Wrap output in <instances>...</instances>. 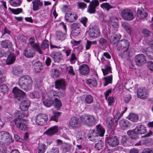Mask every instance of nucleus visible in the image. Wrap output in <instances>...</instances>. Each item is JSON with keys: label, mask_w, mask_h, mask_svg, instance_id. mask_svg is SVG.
I'll return each mask as SVG.
<instances>
[{"label": "nucleus", "mask_w": 153, "mask_h": 153, "mask_svg": "<svg viewBox=\"0 0 153 153\" xmlns=\"http://www.w3.org/2000/svg\"><path fill=\"white\" fill-rule=\"evenodd\" d=\"M20 87L26 91L30 90L33 84L30 77L27 75L23 76L19 79L18 82Z\"/></svg>", "instance_id": "obj_1"}, {"label": "nucleus", "mask_w": 153, "mask_h": 153, "mask_svg": "<svg viewBox=\"0 0 153 153\" xmlns=\"http://www.w3.org/2000/svg\"><path fill=\"white\" fill-rule=\"evenodd\" d=\"M82 123L88 126H91L95 124L96 120L93 115L85 114L80 117Z\"/></svg>", "instance_id": "obj_2"}, {"label": "nucleus", "mask_w": 153, "mask_h": 153, "mask_svg": "<svg viewBox=\"0 0 153 153\" xmlns=\"http://www.w3.org/2000/svg\"><path fill=\"white\" fill-rule=\"evenodd\" d=\"M13 141L12 137L8 132L5 131L0 132V144L7 145Z\"/></svg>", "instance_id": "obj_3"}, {"label": "nucleus", "mask_w": 153, "mask_h": 153, "mask_svg": "<svg viewBox=\"0 0 153 153\" xmlns=\"http://www.w3.org/2000/svg\"><path fill=\"white\" fill-rule=\"evenodd\" d=\"M121 14L123 19L126 21H131L134 18L133 12L128 9L126 8L123 10Z\"/></svg>", "instance_id": "obj_4"}, {"label": "nucleus", "mask_w": 153, "mask_h": 153, "mask_svg": "<svg viewBox=\"0 0 153 153\" xmlns=\"http://www.w3.org/2000/svg\"><path fill=\"white\" fill-rule=\"evenodd\" d=\"M149 94L147 89L145 87L139 88L137 91V97L142 100L147 99L149 96Z\"/></svg>", "instance_id": "obj_5"}, {"label": "nucleus", "mask_w": 153, "mask_h": 153, "mask_svg": "<svg viewBox=\"0 0 153 153\" xmlns=\"http://www.w3.org/2000/svg\"><path fill=\"white\" fill-rule=\"evenodd\" d=\"M48 119L47 115L45 114H39L36 117L35 122L37 124L42 126L46 123Z\"/></svg>", "instance_id": "obj_6"}, {"label": "nucleus", "mask_w": 153, "mask_h": 153, "mask_svg": "<svg viewBox=\"0 0 153 153\" xmlns=\"http://www.w3.org/2000/svg\"><path fill=\"white\" fill-rule=\"evenodd\" d=\"M129 43L128 41L126 39H122L119 41L115 45V48L120 51L124 49H128Z\"/></svg>", "instance_id": "obj_7"}, {"label": "nucleus", "mask_w": 153, "mask_h": 153, "mask_svg": "<svg viewBox=\"0 0 153 153\" xmlns=\"http://www.w3.org/2000/svg\"><path fill=\"white\" fill-rule=\"evenodd\" d=\"M135 62L138 66H143L146 62V59L145 56L142 54L136 55L134 59Z\"/></svg>", "instance_id": "obj_8"}, {"label": "nucleus", "mask_w": 153, "mask_h": 153, "mask_svg": "<svg viewBox=\"0 0 153 153\" xmlns=\"http://www.w3.org/2000/svg\"><path fill=\"white\" fill-rule=\"evenodd\" d=\"M88 34L90 38L94 39L98 37L100 33L98 27L94 26L89 28Z\"/></svg>", "instance_id": "obj_9"}, {"label": "nucleus", "mask_w": 153, "mask_h": 153, "mask_svg": "<svg viewBox=\"0 0 153 153\" xmlns=\"http://www.w3.org/2000/svg\"><path fill=\"white\" fill-rule=\"evenodd\" d=\"M13 92L14 94V97L19 101H21L22 98L25 97V93L20 90L17 87H15L13 89Z\"/></svg>", "instance_id": "obj_10"}, {"label": "nucleus", "mask_w": 153, "mask_h": 153, "mask_svg": "<svg viewBox=\"0 0 153 153\" xmlns=\"http://www.w3.org/2000/svg\"><path fill=\"white\" fill-rule=\"evenodd\" d=\"M106 141L108 145L112 147L116 146L119 143V140L117 137L115 135L107 137Z\"/></svg>", "instance_id": "obj_11"}, {"label": "nucleus", "mask_w": 153, "mask_h": 153, "mask_svg": "<svg viewBox=\"0 0 153 153\" xmlns=\"http://www.w3.org/2000/svg\"><path fill=\"white\" fill-rule=\"evenodd\" d=\"M29 42L31 46L35 50H36L40 54L43 53L39 45L37 42H35V39L34 38H30L29 39Z\"/></svg>", "instance_id": "obj_12"}, {"label": "nucleus", "mask_w": 153, "mask_h": 153, "mask_svg": "<svg viewBox=\"0 0 153 153\" xmlns=\"http://www.w3.org/2000/svg\"><path fill=\"white\" fill-rule=\"evenodd\" d=\"M16 127L20 130L25 131L27 130V126L24 123V121L19 118H16L13 120Z\"/></svg>", "instance_id": "obj_13"}, {"label": "nucleus", "mask_w": 153, "mask_h": 153, "mask_svg": "<svg viewBox=\"0 0 153 153\" xmlns=\"http://www.w3.org/2000/svg\"><path fill=\"white\" fill-rule=\"evenodd\" d=\"M147 16V10L144 5L138 8L137 10V16L140 19H145Z\"/></svg>", "instance_id": "obj_14"}, {"label": "nucleus", "mask_w": 153, "mask_h": 153, "mask_svg": "<svg viewBox=\"0 0 153 153\" xmlns=\"http://www.w3.org/2000/svg\"><path fill=\"white\" fill-rule=\"evenodd\" d=\"M51 56L55 62L57 63L62 61L63 59V56L62 54L59 52H52L51 54Z\"/></svg>", "instance_id": "obj_15"}, {"label": "nucleus", "mask_w": 153, "mask_h": 153, "mask_svg": "<svg viewBox=\"0 0 153 153\" xmlns=\"http://www.w3.org/2000/svg\"><path fill=\"white\" fill-rule=\"evenodd\" d=\"M71 35L74 37H76L79 35L80 33V29L79 25L77 23H74L72 25Z\"/></svg>", "instance_id": "obj_16"}, {"label": "nucleus", "mask_w": 153, "mask_h": 153, "mask_svg": "<svg viewBox=\"0 0 153 153\" xmlns=\"http://www.w3.org/2000/svg\"><path fill=\"white\" fill-rule=\"evenodd\" d=\"M88 139L94 142L99 139V137L96 132L93 130H90L87 135Z\"/></svg>", "instance_id": "obj_17"}, {"label": "nucleus", "mask_w": 153, "mask_h": 153, "mask_svg": "<svg viewBox=\"0 0 153 153\" xmlns=\"http://www.w3.org/2000/svg\"><path fill=\"white\" fill-rule=\"evenodd\" d=\"M55 88L58 89L64 90L66 89V83L63 79L58 80L55 82Z\"/></svg>", "instance_id": "obj_18"}, {"label": "nucleus", "mask_w": 153, "mask_h": 153, "mask_svg": "<svg viewBox=\"0 0 153 153\" xmlns=\"http://www.w3.org/2000/svg\"><path fill=\"white\" fill-rule=\"evenodd\" d=\"M77 18V16L76 14L74 12H69L66 13L65 16V20L69 22H73Z\"/></svg>", "instance_id": "obj_19"}, {"label": "nucleus", "mask_w": 153, "mask_h": 153, "mask_svg": "<svg viewBox=\"0 0 153 153\" xmlns=\"http://www.w3.org/2000/svg\"><path fill=\"white\" fill-rule=\"evenodd\" d=\"M70 126L73 129L78 128L79 127V119L76 117L71 118L69 122Z\"/></svg>", "instance_id": "obj_20"}, {"label": "nucleus", "mask_w": 153, "mask_h": 153, "mask_svg": "<svg viewBox=\"0 0 153 153\" xmlns=\"http://www.w3.org/2000/svg\"><path fill=\"white\" fill-rule=\"evenodd\" d=\"M32 64L33 68H34V70L36 72H39L43 68V66L42 63L39 61L35 62L34 61H33L32 62Z\"/></svg>", "instance_id": "obj_21"}, {"label": "nucleus", "mask_w": 153, "mask_h": 153, "mask_svg": "<svg viewBox=\"0 0 153 153\" xmlns=\"http://www.w3.org/2000/svg\"><path fill=\"white\" fill-rule=\"evenodd\" d=\"M32 9L34 11H37L42 6L43 3L40 0H34L32 2Z\"/></svg>", "instance_id": "obj_22"}, {"label": "nucleus", "mask_w": 153, "mask_h": 153, "mask_svg": "<svg viewBox=\"0 0 153 153\" xmlns=\"http://www.w3.org/2000/svg\"><path fill=\"white\" fill-rule=\"evenodd\" d=\"M134 131L139 134H144L147 132L146 127L143 125H138L135 128Z\"/></svg>", "instance_id": "obj_23"}, {"label": "nucleus", "mask_w": 153, "mask_h": 153, "mask_svg": "<svg viewBox=\"0 0 153 153\" xmlns=\"http://www.w3.org/2000/svg\"><path fill=\"white\" fill-rule=\"evenodd\" d=\"M30 105V101L27 99H25L22 101L20 105L19 108L22 111H26L28 110Z\"/></svg>", "instance_id": "obj_24"}, {"label": "nucleus", "mask_w": 153, "mask_h": 153, "mask_svg": "<svg viewBox=\"0 0 153 153\" xmlns=\"http://www.w3.org/2000/svg\"><path fill=\"white\" fill-rule=\"evenodd\" d=\"M79 73L82 75H86L89 73V68L88 65L83 64L80 65L79 68Z\"/></svg>", "instance_id": "obj_25"}, {"label": "nucleus", "mask_w": 153, "mask_h": 153, "mask_svg": "<svg viewBox=\"0 0 153 153\" xmlns=\"http://www.w3.org/2000/svg\"><path fill=\"white\" fill-rule=\"evenodd\" d=\"M48 148L47 145L45 144L39 143L36 148L38 153H44Z\"/></svg>", "instance_id": "obj_26"}, {"label": "nucleus", "mask_w": 153, "mask_h": 153, "mask_svg": "<svg viewBox=\"0 0 153 153\" xmlns=\"http://www.w3.org/2000/svg\"><path fill=\"white\" fill-rule=\"evenodd\" d=\"M120 38L119 34H114L110 37V41L111 43L114 45H116L119 41Z\"/></svg>", "instance_id": "obj_27"}, {"label": "nucleus", "mask_w": 153, "mask_h": 153, "mask_svg": "<svg viewBox=\"0 0 153 153\" xmlns=\"http://www.w3.org/2000/svg\"><path fill=\"white\" fill-rule=\"evenodd\" d=\"M109 23V25L112 28H116L118 27V20L115 17L111 18Z\"/></svg>", "instance_id": "obj_28"}, {"label": "nucleus", "mask_w": 153, "mask_h": 153, "mask_svg": "<svg viewBox=\"0 0 153 153\" xmlns=\"http://www.w3.org/2000/svg\"><path fill=\"white\" fill-rule=\"evenodd\" d=\"M57 131V127L55 126L48 129L45 132V134L48 136H51L56 133Z\"/></svg>", "instance_id": "obj_29"}, {"label": "nucleus", "mask_w": 153, "mask_h": 153, "mask_svg": "<svg viewBox=\"0 0 153 153\" xmlns=\"http://www.w3.org/2000/svg\"><path fill=\"white\" fill-rule=\"evenodd\" d=\"M6 61V64L10 65L13 64L15 61L16 57L14 53H10Z\"/></svg>", "instance_id": "obj_30"}, {"label": "nucleus", "mask_w": 153, "mask_h": 153, "mask_svg": "<svg viewBox=\"0 0 153 153\" xmlns=\"http://www.w3.org/2000/svg\"><path fill=\"white\" fill-rule=\"evenodd\" d=\"M24 55L28 58H31L33 57L35 53L32 49H27L24 51Z\"/></svg>", "instance_id": "obj_31"}, {"label": "nucleus", "mask_w": 153, "mask_h": 153, "mask_svg": "<svg viewBox=\"0 0 153 153\" xmlns=\"http://www.w3.org/2000/svg\"><path fill=\"white\" fill-rule=\"evenodd\" d=\"M104 143L101 140H100L94 145V147L95 149L99 151L102 149L104 147Z\"/></svg>", "instance_id": "obj_32"}, {"label": "nucleus", "mask_w": 153, "mask_h": 153, "mask_svg": "<svg viewBox=\"0 0 153 153\" xmlns=\"http://www.w3.org/2000/svg\"><path fill=\"white\" fill-rule=\"evenodd\" d=\"M86 83L90 87H95L97 86V82L96 79L94 78L87 79L86 80Z\"/></svg>", "instance_id": "obj_33"}, {"label": "nucleus", "mask_w": 153, "mask_h": 153, "mask_svg": "<svg viewBox=\"0 0 153 153\" xmlns=\"http://www.w3.org/2000/svg\"><path fill=\"white\" fill-rule=\"evenodd\" d=\"M56 38L60 41L64 40L65 38V34L60 31H58L56 33Z\"/></svg>", "instance_id": "obj_34"}, {"label": "nucleus", "mask_w": 153, "mask_h": 153, "mask_svg": "<svg viewBox=\"0 0 153 153\" xmlns=\"http://www.w3.org/2000/svg\"><path fill=\"white\" fill-rule=\"evenodd\" d=\"M122 51L120 53L119 56L122 58H128L129 56L128 49L120 50Z\"/></svg>", "instance_id": "obj_35"}, {"label": "nucleus", "mask_w": 153, "mask_h": 153, "mask_svg": "<svg viewBox=\"0 0 153 153\" xmlns=\"http://www.w3.org/2000/svg\"><path fill=\"white\" fill-rule=\"evenodd\" d=\"M128 119L133 122H137L139 119V116L137 114L131 113L127 117Z\"/></svg>", "instance_id": "obj_36"}, {"label": "nucleus", "mask_w": 153, "mask_h": 153, "mask_svg": "<svg viewBox=\"0 0 153 153\" xmlns=\"http://www.w3.org/2000/svg\"><path fill=\"white\" fill-rule=\"evenodd\" d=\"M97 130L96 133L98 134L99 136L102 137L103 136L105 133V130L100 125H97L96 126Z\"/></svg>", "instance_id": "obj_37"}, {"label": "nucleus", "mask_w": 153, "mask_h": 153, "mask_svg": "<svg viewBox=\"0 0 153 153\" xmlns=\"http://www.w3.org/2000/svg\"><path fill=\"white\" fill-rule=\"evenodd\" d=\"M2 46L4 48H10L12 46L11 42L8 40L2 41L1 43Z\"/></svg>", "instance_id": "obj_38"}, {"label": "nucleus", "mask_w": 153, "mask_h": 153, "mask_svg": "<svg viewBox=\"0 0 153 153\" xmlns=\"http://www.w3.org/2000/svg\"><path fill=\"white\" fill-rule=\"evenodd\" d=\"M43 103L45 106L49 107L53 104V101L51 98H48L43 100Z\"/></svg>", "instance_id": "obj_39"}, {"label": "nucleus", "mask_w": 153, "mask_h": 153, "mask_svg": "<svg viewBox=\"0 0 153 153\" xmlns=\"http://www.w3.org/2000/svg\"><path fill=\"white\" fill-rule=\"evenodd\" d=\"M120 125L123 127L127 128L131 126L130 123L127 120H122L119 122Z\"/></svg>", "instance_id": "obj_40"}, {"label": "nucleus", "mask_w": 153, "mask_h": 153, "mask_svg": "<svg viewBox=\"0 0 153 153\" xmlns=\"http://www.w3.org/2000/svg\"><path fill=\"white\" fill-rule=\"evenodd\" d=\"M122 108L123 109H124V110L123 111H121L120 109V111H118L116 113L114 117V119H119L127 109V108L126 107H122Z\"/></svg>", "instance_id": "obj_41"}, {"label": "nucleus", "mask_w": 153, "mask_h": 153, "mask_svg": "<svg viewBox=\"0 0 153 153\" xmlns=\"http://www.w3.org/2000/svg\"><path fill=\"white\" fill-rule=\"evenodd\" d=\"M54 107L57 109H59L62 106V103L60 100L57 98H55L53 100Z\"/></svg>", "instance_id": "obj_42"}, {"label": "nucleus", "mask_w": 153, "mask_h": 153, "mask_svg": "<svg viewBox=\"0 0 153 153\" xmlns=\"http://www.w3.org/2000/svg\"><path fill=\"white\" fill-rule=\"evenodd\" d=\"M100 7L103 9L106 10L107 11H109L110 9L114 8V7L111 6L108 3H103L100 5Z\"/></svg>", "instance_id": "obj_43"}, {"label": "nucleus", "mask_w": 153, "mask_h": 153, "mask_svg": "<svg viewBox=\"0 0 153 153\" xmlns=\"http://www.w3.org/2000/svg\"><path fill=\"white\" fill-rule=\"evenodd\" d=\"M146 53L148 57L151 59H153V49L151 47L148 48L146 51Z\"/></svg>", "instance_id": "obj_44"}, {"label": "nucleus", "mask_w": 153, "mask_h": 153, "mask_svg": "<svg viewBox=\"0 0 153 153\" xmlns=\"http://www.w3.org/2000/svg\"><path fill=\"white\" fill-rule=\"evenodd\" d=\"M60 72L56 69H52L51 70V76L53 78L58 77L60 75Z\"/></svg>", "instance_id": "obj_45"}, {"label": "nucleus", "mask_w": 153, "mask_h": 153, "mask_svg": "<svg viewBox=\"0 0 153 153\" xmlns=\"http://www.w3.org/2000/svg\"><path fill=\"white\" fill-rule=\"evenodd\" d=\"M8 91L7 86L5 84L0 85V92L2 94L7 93Z\"/></svg>", "instance_id": "obj_46"}, {"label": "nucleus", "mask_w": 153, "mask_h": 153, "mask_svg": "<svg viewBox=\"0 0 153 153\" xmlns=\"http://www.w3.org/2000/svg\"><path fill=\"white\" fill-rule=\"evenodd\" d=\"M122 25L128 33H130L131 29L129 24L126 22H123L122 23Z\"/></svg>", "instance_id": "obj_47"}, {"label": "nucleus", "mask_w": 153, "mask_h": 153, "mask_svg": "<svg viewBox=\"0 0 153 153\" xmlns=\"http://www.w3.org/2000/svg\"><path fill=\"white\" fill-rule=\"evenodd\" d=\"M102 70L104 75L107 74L109 72H111V67L109 65H106L104 68H102Z\"/></svg>", "instance_id": "obj_48"}, {"label": "nucleus", "mask_w": 153, "mask_h": 153, "mask_svg": "<svg viewBox=\"0 0 153 153\" xmlns=\"http://www.w3.org/2000/svg\"><path fill=\"white\" fill-rule=\"evenodd\" d=\"M60 112H56L53 113V115L52 116L50 119V120H53L57 122L58 120V118L59 117Z\"/></svg>", "instance_id": "obj_49"}, {"label": "nucleus", "mask_w": 153, "mask_h": 153, "mask_svg": "<svg viewBox=\"0 0 153 153\" xmlns=\"http://www.w3.org/2000/svg\"><path fill=\"white\" fill-rule=\"evenodd\" d=\"M93 98L91 95H88L85 97V101L87 104H91L93 102Z\"/></svg>", "instance_id": "obj_50"}, {"label": "nucleus", "mask_w": 153, "mask_h": 153, "mask_svg": "<svg viewBox=\"0 0 153 153\" xmlns=\"http://www.w3.org/2000/svg\"><path fill=\"white\" fill-rule=\"evenodd\" d=\"M21 0H10L9 2L10 4L14 7L19 5L21 4Z\"/></svg>", "instance_id": "obj_51"}, {"label": "nucleus", "mask_w": 153, "mask_h": 153, "mask_svg": "<svg viewBox=\"0 0 153 153\" xmlns=\"http://www.w3.org/2000/svg\"><path fill=\"white\" fill-rule=\"evenodd\" d=\"M105 80V83L104 84L105 86L107 85L109 83H111L112 82V76L111 75L108 77L104 78Z\"/></svg>", "instance_id": "obj_52"}, {"label": "nucleus", "mask_w": 153, "mask_h": 153, "mask_svg": "<svg viewBox=\"0 0 153 153\" xmlns=\"http://www.w3.org/2000/svg\"><path fill=\"white\" fill-rule=\"evenodd\" d=\"M69 60L70 62L72 63H74L77 60V57L75 56L74 51H72L71 57H70Z\"/></svg>", "instance_id": "obj_53"}, {"label": "nucleus", "mask_w": 153, "mask_h": 153, "mask_svg": "<svg viewBox=\"0 0 153 153\" xmlns=\"http://www.w3.org/2000/svg\"><path fill=\"white\" fill-rule=\"evenodd\" d=\"M29 96L32 99H38L40 97L39 93L37 91H35L30 93L29 94Z\"/></svg>", "instance_id": "obj_54"}, {"label": "nucleus", "mask_w": 153, "mask_h": 153, "mask_svg": "<svg viewBox=\"0 0 153 153\" xmlns=\"http://www.w3.org/2000/svg\"><path fill=\"white\" fill-rule=\"evenodd\" d=\"M49 46V42L46 40H44L41 45V49L45 50Z\"/></svg>", "instance_id": "obj_55"}, {"label": "nucleus", "mask_w": 153, "mask_h": 153, "mask_svg": "<svg viewBox=\"0 0 153 153\" xmlns=\"http://www.w3.org/2000/svg\"><path fill=\"white\" fill-rule=\"evenodd\" d=\"M13 72L15 75H18L22 73V70L19 67H15L13 68Z\"/></svg>", "instance_id": "obj_56"}, {"label": "nucleus", "mask_w": 153, "mask_h": 153, "mask_svg": "<svg viewBox=\"0 0 153 153\" xmlns=\"http://www.w3.org/2000/svg\"><path fill=\"white\" fill-rule=\"evenodd\" d=\"M63 150H65L66 152H67L69 151L71 149V145L68 143H64L63 144Z\"/></svg>", "instance_id": "obj_57"}, {"label": "nucleus", "mask_w": 153, "mask_h": 153, "mask_svg": "<svg viewBox=\"0 0 153 153\" xmlns=\"http://www.w3.org/2000/svg\"><path fill=\"white\" fill-rule=\"evenodd\" d=\"M96 8L94 7L91 5H90L89 4L88 6L87 11L91 14L94 13L96 11Z\"/></svg>", "instance_id": "obj_58"}, {"label": "nucleus", "mask_w": 153, "mask_h": 153, "mask_svg": "<svg viewBox=\"0 0 153 153\" xmlns=\"http://www.w3.org/2000/svg\"><path fill=\"white\" fill-rule=\"evenodd\" d=\"M11 11L15 14H18L22 12V8H17L16 9H10Z\"/></svg>", "instance_id": "obj_59"}, {"label": "nucleus", "mask_w": 153, "mask_h": 153, "mask_svg": "<svg viewBox=\"0 0 153 153\" xmlns=\"http://www.w3.org/2000/svg\"><path fill=\"white\" fill-rule=\"evenodd\" d=\"M108 105L110 106H111L114 104V98L112 97H109L107 100Z\"/></svg>", "instance_id": "obj_60"}, {"label": "nucleus", "mask_w": 153, "mask_h": 153, "mask_svg": "<svg viewBox=\"0 0 153 153\" xmlns=\"http://www.w3.org/2000/svg\"><path fill=\"white\" fill-rule=\"evenodd\" d=\"M59 149L57 147H53L47 152V153H59Z\"/></svg>", "instance_id": "obj_61"}, {"label": "nucleus", "mask_w": 153, "mask_h": 153, "mask_svg": "<svg viewBox=\"0 0 153 153\" xmlns=\"http://www.w3.org/2000/svg\"><path fill=\"white\" fill-rule=\"evenodd\" d=\"M147 68L151 71H153V61H149L147 64Z\"/></svg>", "instance_id": "obj_62"}, {"label": "nucleus", "mask_w": 153, "mask_h": 153, "mask_svg": "<svg viewBox=\"0 0 153 153\" xmlns=\"http://www.w3.org/2000/svg\"><path fill=\"white\" fill-rule=\"evenodd\" d=\"M63 9L66 13L72 12L71 11V8L69 5H64L63 7Z\"/></svg>", "instance_id": "obj_63"}, {"label": "nucleus", "mask_w": 153, "mask_h": 153, "mask_svg": "<svg viewBox=\"0 0 153 153\" xmlns=\"http://www.w3.org/2000/svg\"><path fill=\"white\" fill-rule=\"evenodd\" d=\"M100 44L102 45H106L107 44V40L103 38H100L98 41Z\"/></svg>", "instance_id": "obj_64"}]
</instances>
